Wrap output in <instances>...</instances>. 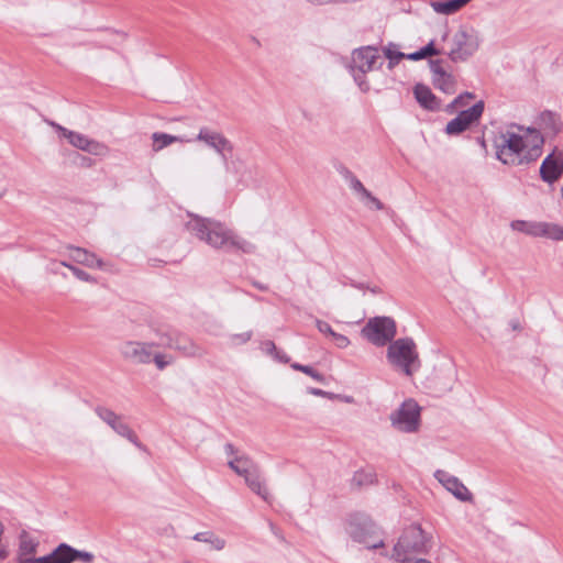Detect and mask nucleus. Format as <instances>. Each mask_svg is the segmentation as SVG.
Returning a JSON list of instances; mask_svg holds the SVG:
<instances>
[{"mask_svg": "<svg viewBox=\"0 0 563 563\" xmlns=\"http://www.w3.org/2000/svg\"><path fill=\"white\" fill-rule=\"evenodd\" d=\"M186 228L199 240L205 241L214 249H222L232 253L241 252L245 254H252L256 250V246L253 243L239 236L234 231L228 229L224 224L216 220L196 216L186 223Z\"/></svg>", "mask_w": 563, "mask_h": 563, "instance_id": "obj_1", "label": "nucleus"}, {"mask_svg": "<svg viewBox=\"0 0 563 563\" xmlns=\"http://www.w3.org/2000/svg\"><path fill=\"white\" fill-rule=\"evenodd\" d=\"M563 130L561 115L551 110L540 112L534 119L533 126H525L517 123H509L499 131L501 141H525L531 136L532 141L553 140Z\"/></svg>", "mask_w": 563, "mask_h": 563, "instance_id": "obj_2", "label": "nucleus"}, {"mask_svg": "<svg viewBox=\"0 0 563 563\" xmlns=\"http://www.w3.org/2000/svg\"><path fill=\"white\" fill-rule=\"evenodd\" d=\"M432 536L426 533L420 525L407 527L394 547V556L406 559L408 554H427L432 549Z\"/></svg>", "mask_w": 563, "mask_h": 563, "instance_id": "obj_3", "label": "nucleus"}, {"mask_svg": "<svg viewBox=\"0 0 563 563\" xmlns=\"http://www.w3.org/2000/svg\"><path fill=\"white\" fill-rule=\"evenodd\" d=\"M386 356L391 365L401 368L407 376L420 367L416 343L411 338L394 340L387 349Z\"/></svg>", "mask_w": 563, "mask_h": 563, "instance_id": "obj_4", "label": "nucleus"}, {"mask_svg": "<svg viewBox=\"0 0 563 563\" xmlns=\"http://www.w3.org/2000/svg\"><path fill=\"white\" fill-rule=\"evenodd\" d=\"M346 533L357 543H363L369 550L384 548V540L379 537L377 526L366 516L352 515L345 527Z\"/></svg>", "mask_w": 563, "mask_h": 563, "instance_id": "obj_5", "label": "nucleus"}, {"mask_svg": "<svg viewBox=\"0 0 563 563\" xmlns=\"http://www.w3.org/2000/svg\"><path fill=\"white\" fill-rule=\"evenodd\" d=\"M396 334V321L386 316L369 318L361 330V335L378 347L390 344Z\"/></svg>", "mask_w": 563, "mask_h": 563, "instance_id": "obj_6", "label": "nucleus"}, {"mask_svg": "<svg viewBox=\"0 0 563 563\" xmlns=\"http://www.w3.org/2000/svg\"><path fill=\"white\" fill-rule=\"evenodd\" d=\"M481 38L477 31L461 26L452 37V45L448 52L453 63L466 62L479 48Z\"/></svg>", "mask_w": 563, "mask_h": 563, "instance_id": "obj_7", "label": "nucleus"}, {"mask_svg": "<svg viewBox=\"0 0 563 563\" xmlns=\"http://www.w3.org/2000/svg\"><path fill=\"white\" fill-rule=\"evenodd\" d=\"M69 144L70 147L63 152L65 162L77 166L89 167L96 163V157L104 156L108 153L106 143Z\"/></svg>", "mask_w": 563, "mask_h": 563, "instance_id": "obj_8", "label": "nucleus"}, {"mask_svg": "<svg viewBox=\"0 0 563 563\" xmlns=\"http://www.w3.org/2000/svg\"><path fill=\"white\" fill-rule=\"evenodd\" d=\"M378 59H380L378 49L373 46L354 49L352 54V74L354 80L363 91H367L369 89V86L365 80V74L376 67Z\"/></svg>", "mask_w": 563, "mask_h": 563, "instance_id": "obj_9", "label": "nucleus"}, {"mask_svg": "<svg viewBox=\"0 0 563 563\" xmlns=\"http://www.w3.org/2000/svg\"><path fill=\"white\" fill-rule=\"evenodd\" d=\"M390 420L397 430L415 432L420 423V407L413 399H407L390 415Z\"/></svg>", "mask_w": 563, "mask_h": 563, "instance_id": "obj_10", "label": "nucleus"}, {"mask_svg": "<svg viewBox=\"0 0 563 563\" xmlns=\"http://www.w3.org/2000/svg\"><path fill=\"white\" fill-rule=\"evenodd\" d=\"M95 555L91 552L80 551L67 543H59L49 554L42 556L40 563H74L81 561L92 563Z\"/></svg>", "mask_w": 563, "mask_h": 563, "instance_id": "obj_11", "label": "nucleus"}, {"mask_svg": "<svg viewBox=\"0 0 563 563\" xmlns=\"http://www.w3.org/2000/svg\"><path fill=\"white\" fill-rule=\"evenodd\" d=\"M484 101H478L471 108L462 110L459 114L448 122L445 131L449 135H457L470 129L473 123L477 122L484 112Z\"/></svg>", "mask_w": 563, "mask_h": 563, "instance_id": "obj_12", "label": "nucleus"}, {"mask_svg": "<svg viewBox=\"0 0 563 563\" xmlns=\"http://www.w3.org/2000/svg\"><path fill=\"white\" fill-rule=\"evenodd\" d=\"M527 143H500L496 144V158L505 165H520L528 162Z\"/></svg>", "mask_w": 563, "mask_h": 563, "instance_id": "obj_13", "label": "nucleus"}, {"mask_svg": "<svg viewBox=\"0 0 563 563\" xmlns=\"http://www.w3.org/2000/svg\"><path fill=\"white\" fill-rule=\"evenodd\" d=\"M154 342H124L120 352L124 360L130 361L134 364H148L152 362V347Z\"/></svg>", "mask_w": 563, "mask_h": 563, "instance_id": "obj_14", "label": "nucleus"}, {"mask_svg": "<svg viewBox=\"0 0 563 563\" xmlns=\"http://www.w3.org/2000/svg\"><path fill=\"white\" fill-rule=\"evenodd\" d=\"M40 541L32 537L27 531L22 530L19 534V544L14 563H40L42 556H35Z\"/></svg>", "mask_w": 563, "mask_h": 563, "instance_id": "obj_15", "label": "nucleus"}, {"mask_svg": "<svg viewBox=\"0 0 563 563\" xmlns=\"http://www.w3.org/2000/svg\"><path fill=\"white\" fill-rule=\"evenodd\" d=\"M434 475L445 489L452 493L459 500L471 501L473 499L472 493L457 477L441 470L437 471Z\"/></svg>", "mask_w": 563, "mask_h": 563, "instance_id": "obj_16", "label": "nucleus"}, {"mask_svg": "<svg viewBox=\"0 0 563 563\" xmlns=\"http://www.w3.org/2000/svg\"><path fill=\"white\" fill-rule=\"evenodd\" d=\"M430 70L435 88L449 95L455 91V78L442 67V60H430Z\"/></svg>", "mask_w": 563, "mask_h": 563, "instance_id": "obj_17", "label": "nucleus"}, {"mask_svg": "<svg viewBox=\"0 0 563 563\" xmlns=\"http://www.w3.org/2000/svg\"><path fill=\"white\" fill-rule=\"evenodd\" d=\"M170 349L178 351L185 357H201L206 354L200 345L178 330Z\"/></svg>", "mask_w": 563, "mask_h": 563, "instance_id": "obj_18", "label": "nucleus"}, {"mask_svg": "<svg viewBox=\"0 0 563 563\" xmlns=\"http://www.w3.org/2000/svg\"><path fill=\"white\" fill-rule=\"evenodd\" d=\"M563 174V165L560 164L554 152L549 154L541 164L540 175L543 181L553 184Z\"/></svg>", "mask_w": 563, "mask_h": 563, "instance_id": "obj_19", "label": "nucleus"}, {"mask_svg": "<svg viewBox=\"0 0 563 563\" xmlns=\"http://www.w3.org/2000/svg\"><path fill=\"white\" fill-rule=\"evenodd\" d=\"M415 98L418 103L428 110H438L440 102L428 86L417 84L413 88Z\"/></svg>", "mask_w": 563, "mask_h": 563, "instance_id": "obj_20", "label": "nucleus"}, {"mask_svg": "<svg viewBox=\"0 0 563 563\" xmlns=\"http://www.w3.org/2000/svg\"><path fill=\"white\" fill-rule=\"evenodd\" d=\"M67 249L70 251V258L81 265L88 266V267H102V261L98 258L93 253L88 252L85 249L69 245Z\"/></svg>", "mask_w": 563, "mask_h": 563, "instance_id": "obj_21", "label": "nucleus"}, {"mask_svg": "<svg viewBox=\"0 0 563 563\" xmlns=\"http://www.w3.org/2000/svg\"><path fill=\"white\" fill-rule=\"evenodd\" d=\"M243 477L245 479L246 485L253 493L258 495L264 500H268L269 493L264 482L262 481L260 467L255 468L253 472L249 473Z\"/></svg>", "mask_w": 563, "mask_h": 563, "instance_id": "obj_22", "label": "nucleus"}, {"mask_svg": "<svg viewBox=\"0 0 563 563\" xmlns=\"http://www.w3.org/2000/svg\"><path fill=\"white\" fill-rule=\"evenodd\" d=\"M471 1L472 0L432 1L430 5L438 14L451 15L460 11Z\"/></svg>", "mask_w": 563, "mask_h": 563, "instance_id": "obj_23", "label": "nucleus"}, {"mask_svg": "<svg viewBox=\"0 0 563 563\" xmlns=\"http://www.w3.org/2000/svg\"><path fill=\"white\" fill-rule=\"evenodd\" d=\"M110 428L120 437L125 438L136 448H142V443L139 440L136 433L130 428L128 423L122 420V417L119 418L110 426Z\"/></svg>", "mask_w": 563, "mask_h": 563, "instance_id": "obj_24", "label": "nucleus"}, {"mask_svg": "<svg viewBox=\"0 0 563 563\" xmlns=\"http://www.w3.org/2000/svg\"><path fill=\"white\" fill-rule=\"evenodd\" d=\"M543 227V222L536 221L514 220L510 223V228L514 231H518L530 236H541V233H543L541 228Z\"/></svg>", "mask_w": 563, "mask_h": 563, "instance_id": "obj_25", "label": "nucleus"}, {"mask_svg": "<svg viewBox=\"0 0 563 563\" xmlns=\"http://www.w3.org/2000/svg\"><path fill=\"white\" fill-rule=\"evenodd\" d=\"M156 336L158 338L157 342H154V346H161V347H172L173 341L175 339L176 329H173L170 327H159L154 330Z\"/></svg>", "mask_w": 563, "mask_h": 563, "instance_id": "obj_26", "label": "nucleus"}, {"mask_svg": "<svg viewBox=\"0 0 563 563\" xmlns=\"http://www.w3.org/2000/svg\"><path fill=\"white\" fill-rule=\"evenodd\" d=\"M376 482V474L372 470L356 471L352 477L351 484L354 487L361 488L369 486Z\"/></svg>", "mask_w": 563, "mask_h": 563, "instance_id": "obj_27", "label": "nucleus"}, {"mask_svg": "<svg viewBox=\"0 0 563 563\" xmlns=\"http://www.w3.org/2000/svg\"><path fill=\"white\" fill-rule=\"evenodd\" d=\"M199 542L210 543L213 549L220 551L225 547V541L222 538H219L211 531L198 532L192 538Z\"/></svg>", "mask_w": 563, "mask_h": 563, "instance_id": "obj_28", "label": "nucleus"}, {"mask_svg": "<svg viewBox=\"0 0 563 563\" xmlns=\"http://www.w3.org/2000/svg\"><path fill=\"white\" fill-rule=\"evenodd\" d=\"M46 122L55 130V136L57 139H67L69 141H89L82 134L70 131L53 121L46 120Z\"/></svg>", "mask_w": 563, "mask_h": 563, "instance_id": "obj_29", "label": "nucleus"}, {"mask_svg": "<svg viewBox=\"0 0 563 563\" xmlns=\"http://www.w3.org/2000/svg\"><path fill=\"white\" fill-rule=\"evenodd\" d=\"M384 55L388 58V69H393L401 59L407 58V54H404L397 49V45L389 43L383 48Z\"/></svg>", "mask_w": 563, "mask_h": 563, "instance_id": "obj_30", "label": "nucleus"}, {"mask_svg": "<svg viewBox=\"0 0 563 563\" xmlns=\"http://www.w3.org/2000/svg\"><path fill=\"white\" fill-rule=\"evenodd\" d=\"M441 54V51L435 47V43L431 40L426 46L420 48L417 52L411 54H407V58L410 60H420L429 56H434Z\"/></svg>", "mask_w": 563, "mask_h": 563, "instance_id": "obj_31", "label": "nucleus"}, {"mask_svg": "<svg viewBox=\"0 0 563 563\" xmlns=\"http://www.w3.org/2000/svg\"><path fill=\"white\" fill-rule=\"evenodd\" d=\"M543 228H541V236L550 238L556 241H563V228L558 224L543 222Z\"/></svg>", "mask_w": 563, "mask_h": 563, "instance_id": "obj_32", "label": "nucleus"}, {"mask_svg": "<svg viewBox=\"0 0 563 563\" xmlns=\"http://www.w3.org/2000/svg\"><path fill=\"white\" fill-rule=\"evenodd\" d=\"M236 462L239 464V468L241 470L240 476L242 477L253 472L255 468H258V465L254 463V461L247 455H241L236 457Z\"/></svg>", "mask_w": 563, "mask_h": 563, "instance_id": "obj_33", "label": "nucleus"}, {"mask_svg": "<svg viewBox=\"0 0 563 563\" xmlns=\"http://www.w3.org/2000/svg\"><path fill=\"white\" fill-rule=\"evenodd\" d=\"M95 412L109 427L113 424V422L119 418V415H117L113 410L103 406H97L95 408Z\"/></svg>", "mask_w": 563, "mask_h": 563, "instance_id": "obj_34", "label": "nucleus"}, {"mask_svg": "<svg viewBox=\"0 0 563 563\" xmlns=\"http://www.w3.org/2000/svg\"><path fill=\"white\" fill-rule=\"evenodd\" d=\"M197 141H227V139L222 136L217 130L202 128L198 133Z\"/></svg>", "mask_w": 563, "mask_h": 563, "instance_id": "obj_35", "label": "nucleus"}, {"mask_svg": "<svg viewBox=\"0 0 563 563\" xmlns=\"http://www.w3.org/2000/svg\"><path fill=\"white\" fill-rule=\"evenodd\" d=\"M291 367L296 371L305 373L306 375L310 376L311 378L319 383H322L324 380L323 375L316 371L312 366L294 363L291 364Z\"/></svg>", "mask_w": 563, "mask_h": 563, "instance_id": "obj_36", "label": "nucleus"}, {"mask_svg": "<svg viewBox=\"0 0 563 563\" xmlns=\"http://www.w3.org/2000/svg\"><path fill=\"white\" fill-rule=\"evenodd\" d=\"M152 361L155 363L156 367L159 369V371H163L165 369L169 364L173 363V357L172 356H168L165 355V354H162V353H155L153 354L152 353Z\"/></svg>", "mask_w": 563, "mask_h": 563, "instance_id": "obj_37", "label": "nucleus"}, {"mask_svg": "<svg viewBox=\"0 0 563 563\" xmlns=\"http://www.w3.org/2000/svg\"><path fill=\"white\" fill-rule=\"evenodd\" d=\"M351 189L355 191L357 195H360L361 199L364 196L369 195V190H367L364 185L361 183V180L354 175L351 179L347 180Z\"/></svg>", "mask_w": 563, "mask_h": 563, "instance_id": "obj_38", "label": "nucleus"}, {"mask_svg": "<svg viewBox=\"0 0 563 563\" xmlns=\"http://www.w3.org/2000/svg\"><path fill=\"white\" fill-rule=\"evenodd\" d=\"M69 269L75 275V277L78 278L79 280L87 282V283L96 282V279L91 275H89L84 269L78 268L77 266H69Z\"/></svg>", "mask_w": 563, "mask_h": 563, "instance_id": "obj_39", "label": "nucleus"}, {"mask_svg": "<svg viewBox=\"0 0 563 563\" xmlns=\"http://www.w3.org/2000/svg\"><path fill=\"white\" fill-rule=\"evenodd\" d=\"M152 141H186L184 136H176L167 133L155 132L152 134Z\"/></svg>", "mask_w": 563, "mask_h": 563, "instance_id": "obj_40", "label": "nucleus"}, {"mask_svg": "<svg viewBox=\"0 0 563 563\" xmlns=\"http://www.w3.org/2000/svg\"><path fill=\"white\" fill-rule=\"evenodd\" d=\"M363 201L366 200V205L369 207V208H374L376 210H383L384 209V203L378 199L376 198L375 196H373V194L369 191V195L368 196H364L362 198Z\"/></svg>", "mask_w": 563, "mask_h": 563, "instance_id": "obj_41", "label": "nucleus"}, {"mask_svg": "<svg viewBox=\"0 0 563 563\" xmlns=\"http://www.w3.org/2000/svg\"><path fill=\"white\" fill-rule=\"evenodd\" d=\"M252 335H253L252 331H246V332H243V333L233 334L231 336V341L234 344H244V343H246V342H249L251 340Z\"/></svg>", "mask_w": 563, "mask_h": 563, "instance_id": "obj_42", "label": "nucleus"}, {"mask_svg": "<svg viewBox=\"0 0 563 563\" xmlns=\"http://www.w3.org/2000/svg\"><path fill=\"white\" fill-rule=\"evenodd\" d=\"M316 327L322 334L330 335L331 338L335 332L331 325L323 320L316 319Z\"/></svg>", "mask_w": 563, "mask_h": 563, "instance_id": "obj_43", "label": "nucleus"}, {"mask_svg": "<svg viewBox=\"0 0 563 563\" xmlns=\"http://www.w3.org/2000/svg\"><path fill=\"white\" fill-rule=\"evenodd\" d=\"M332 340L339 349H345L350 344V340L346 335L334 332Z\"/></svg>", "mask_w": 563, "mask_h": 563, "instance_id": "obj_44", "label": "nucleus"}, {"mask_svg": "<svg viewBox=\"0 0 563 563\" xmlns=\"http://www.w3.org/2000/svg\"><path fill=\"white\" fill-rule=\"evenodd\" d=\"M3 534H4V525L0 520V563H2L9 556L8 547L2 544Z\"/></svg>", "mask_w": 563, "mask_h": 563, "instance_id": "obj_45", "label": "nucleus"}, {"mask_svg": "<svg viewBox=\"0 0 563 563\" xmlns=\"http://www.w3.org/2000/svg\"><path fill=\"white\" fill-rule=\"evenodd\" d=\"M210 148H212L214 152L219 153L223 157H225L224 151L227 150V146L230 145V143H206Z\"/></svg>", "mask_w": 563, "mask_h": 563, "instance_id": "obj_46", "label": "nucleus"}, {"mask_svg": "<svg viewBox=\"0 0 563 563\" xmlns=\"http://www.w3.org/2000/svg\"><path fill=\"white\" fill-rule=\"evenodd\" d=\"M335 169L346 181L354 176V174L343 164H338Z\"/></svg>", "mask_w": 563, "mask_h": 563, "instance_id": "obj_47", "label": "nucleus"}, {"mask_svg": "<svg viewBox=\"0 0 563 563\" xmlns=\"http://www.w3.org/2000/svg\"><path fill=\"white\" fill-rule=\"evenodd\" d=\"M475 98V95L473 92H464L460 96H457L454 100H453V104H460L461 103V100H471V99H474Z\"/></svg>", "mask_w": 563, "mask_h": 563, "instance_id": "obj_48", "label": "nucleus"}, {"mask_svg": "<svg viewBox=\"0 0 563 563\" xmlns=\"http://www.w3.org/2000/svg\"><path fill=\"white\" fill-rule=\"evenodd\" d=\"M229 467L235 472L238 475H240L241 470L239 468V464L236 462V457L234 460L229 461L228 463Z\"/></svg>", "mask_w": 563, "mask_h": 563, "instance_id": "obj_49", "label": "nucleus"}, {"mask_svg": "<svg viewBox=\"0 0 563 563\" xmlns=\"http://www.w3.org/2000/svg\"><path fill=\"white\" fill-rule=\"evenodd\" d=\"M252 285H253L255 288H257L258 290H261V291H267V290H268V286H267V285L262 284V283H260V282H257V280H253V282H252Z\"/></svg>", "mask_w": 563, "mask_h": 563, "instance_id": "obj_50", "label": "nucleus"}, {"mask_svg": "<svg viewBox=\"0 0 563 563\" xmlns=\"http://www.w3.org/2000/svg\"><path fill=\"white\" fill-rule=\"evenodd\" d=\"M224 450H225V453H227L228 455H233V454H235V453H236V450H235V448H234V445H233L232 443H227V444L224 445Z\"/></svg>", "mask_w": 563, "mask_h": 563, "instance_id": "obj_51", "label": "nucleus"}, {"mask_svg": "<svg viewBox=\"0 0 563 563\" xmlns=\"http://www.w3.org/2000/svg\"><path fill=\"white\" fill-rule=\"evenodd\" d=\"M265 346L269 353H273V352L277 353V347L273 341H266Z\"/></svg>", "mask_w": 563, "mask_h": 563, "instance_id": "obj_52", "label": "nucleus"}, {"mask_svg": "<svg viewBox=\"0 0 563 563\" xmlns=\"http://www.w3.org/2000/svg\"><path fill=\"white\" fill-rule=\"evenodd\" d=\"M553 152H554V154L556 155V157H558V159H559L560 164H561V165H563V147H562L561 150H560V148H558V147H555V148L553 150Z\"/></svg>", "mask_w": 563, "mask_h": 563, "instance_id": "obj_53", "label": "nucleus"}, {"mask_svg": "<svg viewBox=\"0 0 563 563\" xmlns=\"http://www.w3.org/2000/svg\"><path fill=\"white\" fill-rule=\"evenodd\" d=\"M309 393L316 396H323L325 394L324 390L319 388H310Z\"/></svg>", "mask_w": 563, "mask_h": 563, "instance_id": "obj_54", "label": "nucleus"}, {"mask_svg": "<svg viewBox=\"0 0 563 563\" xmlns=\"http://www.w3.org/2000/svg\"><path fill=\"white\" fill-rule=\"evenodd\" d=\"M351 286L356 288V289H360V290H363V289H366L367 286H365V284L363 283H356V282H352L351 283Z\"/></svg>", "mask_w": 563, "mask_h": 563, "instance_id": "obj_55", "label": "nucleus"}, {"mask_svg": "<svg viewBox=\"0 0 563 563\" xmlns=\"http://www.w3.org/2000/svg\"><path fill=\"white\" fill-rule=\"evenodd\" d=\"M509 324H510L512 330H519L520 329V322L518 320H511Z\"/></svg>", "mask_w": 563, "mask_h": 563, "instance_id": "obj_56", "label": "nucleus"}, {"mask_svg": "<svg viewBox=\"0 0 563 563\" xmlns=\"http://www.w3.org/2000/svg\"><path fill=\"white\" fill-rule=\"evenodd\" d=\"M401 561H402V563H431L430 561H428L426 559H419L416 562H410V561H408L406 559H402Z\"/></svg>", "mask_w": 563, "mask_h": 563, "instance_id": "obj_57", "label": "nucleus"}, {"mask_svg": "<svg viewBox=\"0 0 563 563\" xmlns=\"http://www.w3.org/2000/svg\"><path fill=\"white\" fill-rule=\"evenodd\" d=\"M448 37H449V29H448V26H445L444 31L442 33L441 40L444 42L448 40Z\"/></svg>", "mask_w": 563, "mask_h": 563, "instance_id": "obj_58", "label": "nucleus"}, {"mask_svg": "<svg viewBox=\"0 0 563 563\" xmlns=\"http://www.w3.org/2000/svg\"><path fill=\"white\" fill-rule=\"evenodd\" d=\"M366 289L371 290L373 294H380L382 290L379 287L375 286V287H366Z\"/></svg>", "mask_w": 563, "mask_h": 563, "instance_id": "obj_59", "label": "nucleus"}, {"mask_svg": "<svg viewBox=\"0 0 563 563\" xmlns=\"http://www.w3.org/2000/svg\"><path fill=\"white\" fill-rule=\"evenodd\" d=\"M467 104V101L466 100H461V103L460 104H453V102L450 104V107H454V108H462V107H465Z\"/></svg>", "mask_w": 563, "mask_h": 563, "instance_id": "obj_60", "label": "nucleus"}, {"mask_svg": "<svg viewBox=\"0 0 563 563\" xmlns=\"http://www.w3.org/2000/svg\"><path fill=\"white\" fill-rule=\"evenodd\" d=\"M169 144L170 143H167V142L159 143V145L157 147H154L153 151L157 152V151L162 150L163 147H165L166 145H169Z\"/></svg>", "mask_w": 563, "mask_h": 563, "instance_id": "obj_61", "label": "nucleus"}, {"mask_svg": "<svg viewBox=\"0 0 563 563\" xmlns=\"http://www.w3.org/2000/svg\"><path fill=\"white\" fill-rule=\"evenodd\" d=\"M276 357L279 358L282 362H285V363L288 362V360H289L286 355L285 356L284 355L279 356L278 353H276Z\"/></svg>", "mask_w": 563, "mask_h": 563, "instance_id": "obj_62", "label": "nucleus"}, {"mask_svg": "<svg viewBox=\"0 0 563 563\" xmlns=\"http://www.w3.org/2000/svg\"><path fill=\"white\" fill-rule=\"evenodd\" d=\"M59 265L64 266V267H67L69 269V266H73L71 264L67 263V262H60Z\"/></svg>", "mask_w": 563, "mask_h": 563, "instance_id": "obj_63", "label": "nucleus"}, {"mask_svg": "<svg viewBox=\"0 0 563 563\" xmlns=\"http://www.w3.org/2000/svg\"><path fill=\"white\" fill-rule=\"evenodd\" d=\"M482 148L486 152L487 151V143L486 142H483V143H479Z\"/></svg>", "mask_w": 563, "mask_h": 563, "instance_id": "obj_64", "label": "nucleus"}]
</instances>
